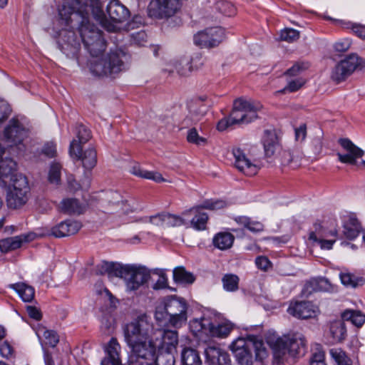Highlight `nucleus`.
I'll list each match as a JSON object with an SVG mask.
<instances>
[{
	"label": "nucleus",
	"mask_w": 365,
	"mask_h": 365,
	"mask_svg": "<svg viewBox=\"0 0 365 365\" xmlns=\"http://www.w3.org/2000/svg\"><path fill=\"white\" fill-rule=\"evenodd\" d=\"M31 235H22L0 240V250L6 253L19 248L24 242L29 241Z\"/></svg>",
	"instance_id": "obj_29"
},
{
	"label": "nucleus",
	"mask_w": 365,
	"mask_h": 365,
	"mask_svg": "<svg viewBox=\"0 0 365 365\" xmlns=\"http://www.w3.org/2000/svg\"><path fill=\"white\" fill-rule=\"evenodd\" d=\"M240 279L234 274H226L222 278L223 288L227 292H235L239 288Z\"/></svg>",
	"instance_id": "obj_46"
},
{
	"label": "nucleus",
	"mask_w": 365,
	"mask_h": 365,
	"mask_svg": "<svg viewBox=\"0 0 365 365\" xmlns=\"http://www.w3.org/2000/svg\"><path fill=\"white\" fill-rule=\"evenodd\" d=\"M82 225L76 220H67L61 222L51 229L49 235L55 237H64L76 234L81 228Z\"/></svg>",
	"instance_id": "obj_22"
},
{
	"label": "nucleus",
	"mask_w": 365,
	"mask_h": 365,
	"mask_svg": "<svg viewBox=\"0 0 365 365\" xmlns=\"http://www.w3.org/2000/svg\"><path fill=\"white\" fill-rule=\"evenodd\" d=\"M82 145L77 144L76 139L73 140L70 144L69 153L71 156L76 157L81 160L83 166L86 170L93 169L97 163V153L93 148H89L81 153Z\"/></svg>",
	"instance_id": "obj_16"
},
{
	"label": "nucleus",
	"mask_w": 365,
	"mask_h": 365,
	"mask_svg": "<svg viewBox=\"0 0 365 365\" xmlns=\"http://www.w3.org/2000/svg\"><path fill=\"white\" fill-rule=\"evenodd\" d=\"M37 334L38 336L41 335L45 339V343L51 347L56 346L59 341L58 334L53 330L43 328L38 331Z\"/></svg>",
	"instance_id": "obj_50"
},
{
	"label": "nucleus",
	"mask_w": 365,
	"mask_h": 365,
	"mask_svg": "<svg viewBox=\"0 0 365 365\" xmlns=\"http://www.w3.org/2000/svg\"><path fill=\"white\" fill-rule=\"evenodd\" d=\"M329 332L333 342H341L344 340L346 335V329L343 321L336 320L332 322L329 326Z\"/></svg>",
	"instance_id": "obj_34"
},
{
	"label": "nucleus",
	"mask_w": 365,
	"mask_h": 365,
	"mask_svg": "<svg viewBox=\"0 0 365 365\" xmlns=\"http://www.w3.org/2000/svg\"><path fill=\"white\" fill-rule=\"evenodd\" d=\"M13 347L9 342L4 341L0 344V354L3 357L9 359L13 356Z\"/></svg>",
	"instance_id": "obj_60"
},
{
	"label": "nucleus",
	"mask_w": 365,
	"mask_h": 365,
	"mask_svg": "<svg viewBox=\"0 0 365 365\" xmlns=\"http://www.w3.org/2000/svg\"><path fill=\"white\" fill-rule=\"evenodd\" d=\"M282 163L284 165L292 164L294 168L300 165V160L302 159V154L299 152H293L291 153L289 151H283L282 153Z\"/></svg>",
	"instance_id": "obj_49"
},
{
	"label": "nucleus",
	"mask_w": 365,
	"mask_h": 365,
	"mask_svg": "<svg viewBox=\"0 0 365 365\" xmlns=\"http://www.w3.org/2000/svg\"><path fill=\"white\" fill-rule=\"evenodd\" d=\"M153 331V325L145 315L125 324V341L133 354L130 365H153L156 353Z\"/></svg>",
	"instance_id": "obj_2"
},
{
	"label": "nucleus",
	"mask_w": 365,
	"mask_h": 365,
	"mask_svg": "<svg viewBox=\"0 0 365 365\" xmlns=\"http://www.w3.org/2000/svg\"><path fill=\"white\" fill-rule=\"evenodd\" d=\"M310 365H326L324 353L322 351H318L314 354L310 360Z\"/></svg>",
	"instance_id": "obj_63"
},
{
	"label": "nucleus",
	"mask_w": 365,
	"mask_h": 365,
	"mask_svg": "<svg viewBox=\"0 0 365 365\" xmlns=\"http://www.w3.org/2000/svg\"><path fill=\"white\" fill-rule=\"evenodd\" d=\"M98 272L123 279L125 291L128 293L138 290L150 278V272L147 267L136 264L103 262L100 265Z\"/></svg>",
	"instance_id": "obj_3"
},
{
	"label": "nucleus",
	"mask_w": 365,
	"mask_h": 365,
	"mask_svg": "<svg viewBox=\"0 0 365 365\" xmlns=\"http://www.w3.org/2000/svg\"><path fill=\"white\" fill-rule=\"evenodd\" d=\"M227 206V202L222 200H206L199 205L194 206L190 209V211L199 209H207L211 210H220Z\"/></svg>",
	"instance_id": "obj_43"
},
{
	"label": "nucleus",
	"mask_w": 365,
	"mask_h": 365,
	"mask_svg": "<svg viewBox=\"0 0 365 365\" xmlns=\"http://www.w3.org/2000/svg\"><path fill=\"white\" fill-rule=\"evenodd\" d=\"M361 230V226L356 220H351L344 225V233L346 237L350 240L356 238Z\"/></svg>",
	"instance_id": "obj_48"
},
{
	"label": "nucleus",
	"mask_w": 365,
	"mask_h": 365,
	"mask_svg": "<svg viewBox=\"0 0 365 365\" xmlns=\"http://www.w3.org/2000/svg\"><path fill=\"white\" fill-rule=\"evenodd\" d=\"M159 337H156L154 344L156 350L176 352L178 344V333L177 331L163 329L158 331Z\"/></svg>",
	"instance_id": "obj_17"
},
{
	"label": "nucleus",
	"mask_w": 365,
	"mask_h": 365,
	"mask_svg": "<svg viewBox=\"0 0 365 365\" xmlns=\"http://www.w3.org/2000/svg\"><path fill=\"white\" fill-rule=\"evenodd\" d=\"M359 65V58L355 54L349 55L339 62L331 72V78L336 83L344 81Z\"/></svg>",
	"instance_id": "obj_14"
},
{
	"label": "nucleus",
	"mask_w": 365,
	"mask_h": 365,
	"mask_svg": "<svg viewBox=\"0 0 365 365\" xmlns=\"http://www.w3.org/2000/svg\"><path fill=\"white\" fill-rule=\"evenodd\" d=\"M191 326L197 331H208L212 336L217 338H226L234 329V324L228 320L213 324L205 317L194 319Z\"/></svg>",
	"instance_id": "obj_11"
},
{
	"label": "nucleus",
	"mask_w": 365,
	"mask_h": 365,
	"mask_svg": "<svg viewBox=\"0 0 365 365\" xmlns=\"http://www.w3.org/2000/svg\"><path fill=\"white\" fill-rule=\"evenodd\" d=\"M201 209L194 210L192 211H190V209L187 210H185L182 215H186L189 213L194 212L195 216L191 220L190 224L192 228H194L196 230H205L206 229V225L208 221V215L206 212H201Z\"/></svg>",
	"instance_id": "obj_33"
},
{
	"label": "nucleus",
	"mask_w": 365,
	"mask_h": 365,
	"mask_svg": "<svg viewBox=\"0 0 365 365\" xmlns=\"http://www.w3.org/2000/svg\"><path fill=\"white\" fill-rule=\"evenodd\" d=\"M192 61L190 56H182L174 62L175 69L180 76H188L193 70Z\"/></svg>",
	"instance_id": "obj_36"
},
{
	"label": "nucleus",
	"mask_w": 365,
	"mask_h": 365,
	"mask_svg": "<svg viewBox=\"0 0 365 365\" xmlns=\"http://www.w3.org/2000/svg\"><path fill=\"white\" fill-rule=\"evenodd\" d=\"M59 44L61 51L67 56H74L80 48V40L73 31L66 30L60 34Z\"/></svg>",
	"instance_id": "obj_20"
},
{
	"label": "nucleus",
	"mask_w": 365,
	"mask_h": 365,
	"mask_svg": "<svg viewBox=\"0 0 365 365\" xmlns=\"http://www.w3.org/2000/svg\"><path fill=\"white\" fill-rule=\"evenodd\" d=\"M351 29L356 36L365 40V26L354 24H352Z\"/></svg>",
	"instance_id": "obj_64"
},
{
	"label": "nucleus",
	"mask_w": 365,
	"mask_h": 365,
	"mask_svg": "<svg viewBox=\"0 0 365 365\" xmlns=\"http://www.w3.org/2000/svg\"><path fill=\"white\" fill-rule=\"evenodd\" d=\"M182 365H201L202 361L198 352L192 348H185L181 354Z\"/></svg>",
	"instance_id": "obj_38"
},
{
	"label": "nucleus",
	"mask_w": 365,
	"mask_h": 365,
	"mask_svg": "<svg viewBox=\"0 0 365 365\" xmlns=\"http://www.w3.org/2000/svg\"><path fill=\"white\" fill-rule=\"evenodd\" d=\"M205 98V97L197 98L188 103L189 113L184 120L186 125H189L190 123H197L205 116L208 110V106L204 103Z\"/></svg>",
	"instance_id": "obj_18"
},
{
	"label": "nucleus",
	"mask_w": 365,
	"mask_h": 365,
	"mask_svg": "<svg viewBox=\"0 0 365 365\" xmlns=\"http://www.w3.org/2000/svg\"><path fill=\"white\" fill-rule=\"evenodd\" d=\"M187 140L190 143L196 145H204L207 143V139L204 137L200 136L196 128H192L187 132Z\"/></svg>",
	"instance_id": "obj_52"
},
{
	"label": "nucleus",
	"mask_w": 365,
	"mask_h": 365,
	"mask_svg": "<svg viewBox=\"0 0 365 365\" xmlns=\"http://www.w3.org/2000/svg\"><path fill=\"white\" fill-rule=\"evenodd\" d=\"M232 154L235 158V167L247 176H253L258 172V167L252 163L240 148H233Z\"/></svg>",
	"instance_id": "obj_21"
},
{
	"label": "nucleus",
	"mask_w": 365,
	"mask_h": 365,
	"mask_svg": "<svg viewBox=\"0 0 365 365\" xmlns=\"http://www.w3.org/2000/svg\"><path fill=\"white\" fill-rule=\"evenodd\" d=\"M235 222L252 232H259L264 229V225L259 221L252 220L250 217L245 216H240L235 218Z\"/></svg>",
	"instance_id": "obj_42"
},
{
	"label": "nucleus",
	"mask_w": 365,
	"mask_h": 365,
	"mask_svg": "<svg viewBox=\"0 0 365 365\" xmlns=\"http://www.w3.org/2000/svg\"><path fill=\"white\" fill-rule=\"evenodd\" d=\"M106 201L110 207L111 212H119L128 214L133 211L128 200H124L121 195L117 191H110L106 194Z\"/></svg>",
	"instance_id": "obj_23"
},
{
	"label": "nucleus",
	"mask_w": 365,
	"mask_h": 365,
	"mask_svg": "<svg viewBox=\"0 0 365 365\" xmlns=\"http://www.w3.org/2000/svg\"><path fill=\"white\" fill-rule=\"evenodd\" d=\"M77 144L82 145L87 143L91 138V131L83 125H78L77 126Z\"/></svg>",
	"instance_id": "obj_54"
},
{
	"label": "nucleus",
	"mask_w": 365,
	"mask_h": 365,
	"mask_svg": "<svg viewBox=\"0 0 365 365\" xmlns=\"http://www.w3.org/2000/svg\"><path fill=\"white\" fill-rule=\"evenodd\" d=\"M120 349L121 347L117 339L112 337L105 346L106 355L102 360L101 365H121Z\"/></svg>",
	"instance_id": "obj_24"
},
{
	"label": "nucleus",
	"mask_w": 365,
	"mask_h": 365,
	"mask_svg": "<svg viewBox=\"0 0 365 365\" xmlns=\"http://www.w3.org/2000/svg\"><path fill=\"white\" fill-rule=\"evenodd\" d=\"M337 232L335 230H328L321 223L316 222L313 230L309 232V240L313 242L323 238L336 237Z\"/></svg>",
	"instance_id": "obj_31"
},
{
	"label": "nucleus",
	"mask_w": 365,
	"mask_h": 365,
	"mask_svg": "<svg viewBox=\"0 0 365 365\" xmlns=\"http://www.w3.org/2000/svg\"><path fill=\"white\" fill-rule=\"evenodd\" d=\"M299 37V33L298 31L293 29H285L281 31L280 39L285 41L289 43L297 41Z\"/></svg>",
	"instance_id": "obj_55"
},
{
	"label": "nucleus",
	"mask_w": 365,
	"mask_h": 365,
	"mask_svg": "<svg viewBox=\"0 0 365 365\" xmlns=\"http://www.w3.org/2000/svg\"><path fill=\"white\" fill-rule=\"evenodd\" d=\"M338 143L343 149V152L336 153L339 161L345 164L356 165L357 160L364 155V151L348 138H340Z\"/></svg>",
	"instance_id": "obj_15"
},
{
	"label": "nucleus",
	"mask_w": 365,
	"mask_h": 365,
	"mask_svg": "<svg viewBox=\"0 0 365 365\" xmlns=\"http://www.w3.org/2000/svg\"><path fill=\"white\" fill-rule=\"evenodd\" d=\"M61 212L67 215H81L86 210V204L81 202L76 198H64L58 205Z\"/></svg>",
	"instance_id": "obj_27"
},
{
	"label": "nucleus",
	"mask_w": 365,
	"mask_h": 365,
	"mask_svg": "<svg viewBox=\"0 0 365 365\" xmlns=\"http://www.w3.org/2000/svg\"><path fill=\"white\" fill-rule=\"evenodd\" d=\"M130 172L137 177L152 180L156 182L165 181L160 173L143 170L138 165H133Z\"/></svg>",
	"instance_id": "obj_35"
},
{
	"label": "nucleus",
	"mask_w": 365,
	"mask_h": 365,
	"mask_svg": "<svg viewBox=\"0 0 365 365\" xmlns=\"http://www.w3.org/2000/svg\"><path fill=\"white\" fill-rule=\"evenodd\" d=\"M42 153L49 158L56 156V145L53 142L46 143L42 149Z\"/></svg>",
	"instance_id": "obj_61"
},
{
	"label": "nucleus",
	"mask_w": 365,
	"mask_h": 365,
	"mask_svg": "<svg viewBox=\"0 0 365 365\" xmlns=\"http://www.w3.org/2000/svg\"><path fill=\"white\" fill-rule=\"evenodd\" d=\"M262 106L259 102L239 98L235 101L232 109V118L239 124L250 123L258 118V112Z\"/></svg>",
	"instance_id": "obj_9"
},
{
	"label": "nucleus",
	"mask_w": 365,
	"mask_h": 365,
	"mask_svg": "<svg viewBox=\"0 0 365 365\" xmlns=\"http://www.w3.org/2000/svg\"><path fill=\"white\" fill-rule=\"evenodd\" d=\"M160 353L155 356V354L153 365H175L174 354L175 352L159 351Z\"/></svg>",
	"instance_id": "obj_45"
},
{
	"label": "nucleus",
	"mask_w": 365,
	"mask_h": 365,
	"mask_svg": "<svg viewBox=\"0 0 365 365\" xmlns=\"http://www.w3.org/2000/svg\"><path fill=\"white\" fill-rule=\"evenodd\" d=\"M266 156L271 157L279 149V138L274 129H267L261 138Z\"/></svg>",
	"instance_id": "obj_26"
},
{
	"label": "nucleus",
	"mask_w": 365,
	"mask_h": 365,
	"mask_svg": "<svg viewBox=\"0 0 365 365\" xmlns=\"http://www.w3.org/2000/svg\"><path fill=\"white\" fill-rule=\"evenodd\" d=\"M263 346L262 340L257 336L247 335L236 339L230 347L240 365H252V349L255 350L257 357H263L266 355Z\"/></svg>",
	"instance_id": "obj_5"
},
{
	"label": "nucleus",
	"mask_w": 365,
	"mask_h": 365,
	"mask_svg": "<svg viewBox=\"0 0 365 365\" xmlns=\"http://www.w3.org/2000/svg\"><path fill=\"white\" fill-rule=\"evenodd\" d=\"M218 10L226 16H232L235 14V8L232 4L227 1L217 3Z\"/></svg>",
	"instance_id": "obj_56"
},
{
	"label": "nucleus",
	"mask_w": 365,
	"mask_h": 365,
	"mask_svg": "<svg viewBox=\"0 0 365 365\" xmlns=\"http://www.w3.org/2000/svg\"><path fill=\"white\" fill-rule=\"evenodd\" d=\"M185 224V220L180 216L165 212V227H178Z\"/></svg>",
	"instance_id": "obj_53"
},
{
	"label": "nucleus",
	"mask_w": 365,
	"mask_h": 365,
	"mask_svg": "<svg viewBox=\"0 0 365 365\" xmlns=\"http://www.w3.org/2000/svg\"><path fill=\"white\" fill-rule=\"evenodd\" d=\"M182 0H151L147 8L148 16L163 20L174 16L180 9Z\"/></svg>",
	"instance_id": "obj_8"
},
{
	"label": "nucleus",
	"mask_w": 365,
	"mask_h": 365,
	"mask_svg": "<svg viewBox=\"0 0 365 365\" xmlns=\"http://www.w3.org/2000/svg\"><path fill=\"white\" fill-rule=\"evenodd\" d=\"M30 188L27 178L18 175L9 183L6 190V202L9 209L17 210L26 204L29 198Z\"/></svg>",
	"instance_id": "obj_6"
},
{
	"label": "nucleus",
	"mask_w": 365,
	"mask_h": 365,
	"mask_svg": "<svg viewBox=\"0 0 365 365\" xmlns=\"http://www.w3.org/2000/svg\"><path fill=\"white\" fill-rule=\"evenodd\" d=\"M165 310L169 316L170 326L179 328L185 324L187 319V304L183 298L172 296L165 303Z\"/></svg>",
	"instance_id": "obj_10"
},
{
	"label": "nucleus",
	"mask_w": 365,
	"mask_h": 365,
	"mask_svg": "<svg viewBox=\"0 0 365 365\" xmlns=\"http://www.w3.org/2000/svg\"><path fill=\"white\" fill-rule=\"evenodd\" d=\"M314 292H332L334 287L330 282L324 277L312 279L307 284Z\"/></svg>",
	"instance_id": "obj_39"
},
{
	"label": "nucleus",
	"mask_w": 365,
	"mask_h": 365,
	"mask_svg": "<svg viewBox=\"0 0 365 365\" xmlns=\"http://www.w3.org/2000/svg\"><path fill=\"white\" fill-rule=\"evenodd\" d=\"M106 11L109 19L105 16L100 0H61L58 7L61 24L72 26L76 21L81 40L93 56L105 51L106 42L101 31L91 24V16L110 32L119 31L130 16L129 10L119 0H110Z\"/></svg>",
	"instance_id": "obj_1"
},
{
	"label": "nucleus",
	"mask_w": 365,
	"mask_h": 365,
	"mask_svg": "<svg viewBox=\"0 0 365 365\" xmlns=\"http://www.w3.org/2000/svg\"><path fill=\"white\" fill-rule=\"evenodd\" d=\"M257 267L262 270H267L271 267V262L267 257L259 256L255 259Z\"/></svg>",
	"instance_id": "obj_62"
},
{
	"label": "nucleus",
	"mask_w": 365,
	"mask_h": 365,
	"mask_svg": "<svg viewBox=\"0 0 365 365\" xmlns=\"http://www.w3.org/2000/svg\"><path fill=\"white\" fill-rule=\"evenodd\" d=\"M8 287L14 289L25 302H31L34 299V288L24 282L11 284Z\"/></svg>",
	"instance_id": "obj_30"
},
{
	"label": "nucleus",
	"mask_w": 365,
	"mask_h": 365,
	"mask_svg": "<svg viewBox=\"0 0 365 365\" xmlns=\"http://www.w3.org/2000/svg\"><path fill=\"white\" fill-rule=\"evenodd\" d=\"M305 83V81L303 78H297L288 82L287 86L282 91L284 92L288 91L289 92H295L298 91Z\"/></svg>",
	"instance_id": "obj_58"
},
{
	"label": "nucleus",
	"mask_w": 365,
	"mask_h": 365,
	"mask_svg": "<svg viewBox=\"0 0 365 365\" xmlns=\"http://www.w3.org/2000/svg\"><path fill=\"white\" fill-rule=\"evenodd\" d=\"M331 359L336 365H352L351 359L346 353L340 348H333L329 350Z\"/></svg>",
	"instance_id": "obj_44"
},
{
	"label": "nucleus",
	"mask_w": 365,
	"mask_h": 365,
	"mask_svg": "<svg viewBox=\"0 0 365 365\" xmlns=\"http://www.w3.org/2000/svg\"><path fill=\"white\" fill-rule=\"evenodd\" d=\"M267 342L272 351L274 365H282L289 358L301 354L304 346V340L297 336L270 337Z\"/></svg>",
	"instance_id": "obj_4"
},
{
	"label": "nucleus",
	"mask_w": 365,
	"mask_h": 365,
	"mask_svg": "<svg viewBox=\"0 0 365 365\" xmlns=\"http://www.w3.org/2000/svg\"><path fill=\"white\" fill-rule=\"evenodd\" d=\"M68 184L71 190H88L91 185V178L88 173H85L84 178L81 181L78 182L73 176L68 178Z\"/></svg>",
	"instance_id": "obj_47"
},
{
	"label": "nucleus",
	"mask_w": 365,
	"mask_h": 365,
	"mask_svg": "<svg viewBox=\"0 0 365 365\" xmlns=\"http://www.w3.org/2000/svg\"><path fill=\"white\" fill-rule=\"evenodd\" d=\"M4 135L10 146H18L28 137L29 130L19 120L12 118L5 128Z\"/></svg>",
	"instance_id": "obj_13"
},
{
	"label": "nucleus",
	"mask_w": 365,
	"mask_h": 365,
	"mask_svg": "<svg viewBox=\"0 0 365 365\" xmlns=\"http://www.w3.org/2000/svg\"><path fill=\"white\" fill-rule=\"evenodd\" d=\"M61 166L58 163H53L51 165L48 173V180L50 183L58 185L61 182Z\"/></svg>",
	"instance_id": "obj_51"
},
{
	"label": "nucleus",
	"mask_w": 365,
	"mask_h": 365,
	"mask_svg": "<svg viewBox=\"0 0 365 365\" xmlns=\"http://www.w3.org/2000/svg\"><path fill=\"white\" fill-rule=\"evenodd\" d=\"M287 312L294 317L304 319L314 317L318 308L310 302H296L290 304Z\"/></svg>",
	"instance_id": "obj_19"
},
{
	"label": "nucleus",
	"mask_w": 365,
	"mask_h": 365,
	"mask_svg": "<svg viewBox=\"0 0 365 365\" xmlns=\"http://www.w3.org/2000/svg\"><path fill=\"white\" fill-rule=\"evenodd\" d=\"M165 212H162L150 216L146 219V222L148 221L155 226L165 227Z\"/></svg>",
	"instance_id": "obj_59"
},
{
	"label": "nucleus",
	"mask_w": 365,
	"mask_h": 365,
	"mask_svg": "<svg viewBox=\"0 0 365 365\" xmlns=\"http://www.w3.org/2000/svg\"><path fill=\"white\" fill-rule=\"evenodd\" d=\"M235 237L230 232H220L214 236L212 243L216 248L220 250H226L232 246Z\"/></svg>",
	"instance_id": "obj_32"
},
{
	"label": "nucleus",
	"mask_w": 365,
	"mask_h": 365,
	"mask_svg": "<svg viewBox=\"0 0 365 365\" xmlns=\"http://www.w3.org/2000/svg\"><path fill=\"white\" fill-rule=\"evenodd\" d=\"M16 163L11 158L0 160V185L6 186L13 182L14 178L21 173H16Z\"/></svg>",
	"instance_id": "obj_25"
},
{
	"label": "nucleus",
	"mask_w": 365,
	"mask_h": 365,
	"mask_svg": "<svg viewBox=\"0 0 365 365\" xmlns=\"http://www.w3.org/2000/svg\"><path fill=\"white\" fill-rule=\"evenodd\" d=\"M239 124L238 121L234 120L232 118V111L231 112L230 115L227 117L224 118L222 120H220L217 125V128L220 131H224L227 128H228L230 126Z\"/></svg>",
	"instance_id": "obj_57"
},
{
	"label": "nucleus",
	"mask_w": 365,
	"mask_h": 365,
	"mask_svg": "<svg viewBox=\"0 0 365 365\" xmlns=\"http://www.w3.org/2000/svg\"><path fill=\"white\" fill-rule=\"evenodd\" d=\"M225 38V31L221 27H211L199 31L194 36V43L200 48L218 46Z\"/></svg>",
	"instance_id": "obj_12"
},
{
	"label": "nucleus",
	"mask_w": 365,
	"mask_h": 365,
	"mask_svg": "<svg viewBox=\"0 0 365 365\" xmlns=\"http://www.w3.org/2000/svg\"><path fill=\"white\" fill-rule=\"evenodd\" d=\"M173 279L180 284H192L195 277L192 273L186 271L184 267H177L173 269Z\"/></svg>",
	"instance_id": "obj_37"
},
{
	"label": "nucleus",
	"mask_w": 365,
	"mask_h": 365,
	"mask_svg": "<svg viewBox=\"0 0 365 365\" xmlns=\"http://www.w3.org/2000/svg\"><path fill=\"white\" fill-rule=\"evenodd\" d=\"M124 63L120 53L111 52L91 63V72L96 76H112L122 71Z\"/></svg>",
	"instance_id": "obj_7"
},
{
	"label": "nucleus",
	"mask_w": 365,
	"mask_h": 365,
	"mask_svg": "<svg viewBox=\"0 0 365 365\" xmlns=\"http://www.w3.org/2000/svg\"><path fill=\"white\" fill-rule=\"evenodd\" d=\"M207 361L210 365H230V361L228 354L216 346H209L205 350Z\"/></svg>",
	"instance_id": "obj_28"
},
{
	"label": "nucleus",
	"mask_w": 365,
	"mask_h": 365,
	"mask_svg": "<svg viewBox=\"0 0 365 365\" xmlns=\"http://www.w3.org/2000/svg\"><path fill=\"white\" fill-rule=\"evenodd\" d=\"M339 277L341 283L347 287L355 288L365 283V279L363 277H356L349 272H341Z\"/></svg>",
	"instance_id": "obj_41"
},
{
	"label": "nucleus",
	"mask_w": 365,
	"mask_h": 365,
	"mask_svg": "<svg viewBox=\"0 0 365 365\" xmlns=\"http://www.w3.org/2000/svg\"><path fill=\"white\" fill-rule=\"evenodd\" d=\"M343 320L349 321L356 327H360L365 322V314L360 311L346 310L341 314Z\"/></svg>",
	"instance_id": "obj_40"
}]
</instances>
